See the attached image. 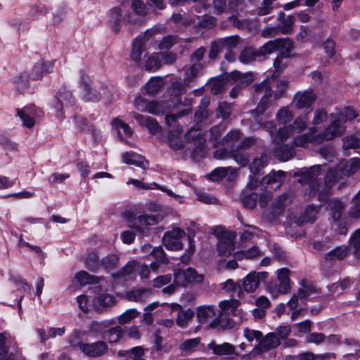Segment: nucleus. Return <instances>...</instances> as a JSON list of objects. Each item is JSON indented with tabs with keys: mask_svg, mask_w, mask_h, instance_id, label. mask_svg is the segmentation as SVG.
Segmentation results:
<instances>
[{
	"mask_svg": "<svg viewBox=\"0 0 360 360\" xmlns=\"http://www.w3.org/2000/svg\"><path fill=\"white\" fill-rule=\"evenodd\" d=\"M348 253L346 247H338L328 252L325 257L328 261H337L343 259Z\"/></svg>",
	"mask_w": 360,
	"mask_h": 360,
	"instance_id": "43",
	"label": "nucleus"
},
{
	"mask_svg": "<svg viewBox=\"0 0 360 360\" xmlns=\"http://www.w3.org/2000/svg\"><path fill=\"white\" fill-rule=\"evenodd\" d=\"M174 278L176 285L179 286H186L188 284V276L186 269H175L174 271Z\"/></svg>",
	"mask_w": 360,
	"mask_h": 360,
	"instance_id": "54",
	"label": "nucleus"
},
{
	"mask_svg": "<svg viewBox=\"0 0 360 360\" xmlns=\"http://www.w3.org/2000/svg\"><path fill=\"white\" fill-rule=\"evenodd\" d=\"M261 252L258 247L253 246L248 249L247 251H240L235 253L234 256L237 259H242L243 258L252 259L260 255Z\"/></svg>",
	"mask_w": 360,
	"mask_h": 360,
	"instance_id": "57",
	"label": "nucleus"
},
{
	"mask_svg": "<svg viewBox=\"0 0 360 360\" xmlns=\"http://www.w3.org/2000/svg\"><path fill=\"white\" fill-rule=\"evenodd\" d=\"M236 173L237 169L231 167H217L212 171L208 176L210 180L213 181H218L228 176L229 174L230 176H235Z\"/></svg>",
	"mask_w": 360,
	"mask_h": 360,
	"instance_id": "28",
	"label": "nucleus"
},
{
	"mask_svg": "<svg viewBox=\"0 0 360 360\" xmlns=\"http://www.w3.org/2000/svg\"><path fill=\"white\" fill-rule=\"evenodd\" d=\"M316 99V94L311 89L297 92L293 97V103L297 109L311 110Z\"/></svg>",
	"mask_w": 360,
	"mask_h": 360,
	"instance_id": "14",
	"label": "nucleus"
},
{
	"mask_svg": "<svg viewBox=\"0 0 360 360\" xmlns=\"http://www.w3.org/2000/svg\"><path fill=\"white\" fill-rule=\"evenodd\" d=\"M227 80L230 84L236 83V85L230 91V96L236 98L243 88L252 82V76L250 73L242 74L239 71H233L227 76Z\"/></svg>",
	"mask_w": 360,
	"mask_h": 360,
	"instance_id": "10",
	"label": "nucleus"
},
{
	"mask_svg": "<svg viewBox=\"0 0 360 360\" xmlns=\"http://www.w3.org/2000/svg\"><path fill=\"white\" fill-rule=\"evenodd\" d=\"M75 278L82 285L98 283L100 280L98 277L91 275L85 271L78 272Z\"/></svg>",
	"mask_w": 360,
	"mask_h": 360,
	"instance_id": "42",
	"label": "nucleus"
},
{
	"mask_svg": "<svg viewBox=\"0 0 360 360\" xmlns=\"http://www.w3.org/2000/svg\"><path fill=\"white\" fill-rule=\"evenodd\" d=\"M290 333V325H280L274 331L270 332L262 338L254 351L256 353H263L276 349L281 345L282 342L284 347H295L297 345V340L294 338H288Z\"/></svg>",
	"mask_w": 360,
	"mask_h": 360,
	"instance_id": "1",
	"label": "nucleus"
},
{
	"mask_svg": "<svg viewBox=\"0 0 360 360\" xmlns=\"http://www.w3.org/2000/svg\"><path fill=\"white\" fill-rule=\"evenodd\" d=\"M327 208L330 211L333 221L343 218L345 206L341 201L333 199L329 201Z\"/></svg>",
	"mask_w": 360,
	"mask_h": 360,
	"instance_id": "31",
	"label": "nucleus"
},
{
	"mask_svg": "<svg viewBox=\"0 0 360 360\" xmlns=\"http://www.w3.org/2000/svg\"><path fill=\"white\" fill-rule=\"evenodd\" d=\"M186 138L188 141H195V144L201 146L205 143V139L200 136V131L195 128H191L186 134Z\"/></svg>",
	"mask_w": 360,
	"mask_h": 360,
	"instance_id": "59",
	"label": "nucleus"
},
{
	"mask_svg": "<svg viewBox=\"0 0 360 360\" xmlns=\"http://www.w3.org/2000/svg\"><path fill=\"white\" fill-rule=\"evenodd\" d=\"M112 124L116 127L119 137L122 139L130 137L132 135V130L128 124L124 123L119 119H114Z\"/></svg>",
	"mask_w": 360,
	"mask_h": 360,
	"instance_id": "38",
	"label": "nucleus"
},
{
	"mask_svg": "<svg viewBox=\"0 0 360 360\" xmlns=\"http://www.w3.org/2000/svg\"><path fill=\"white\" fill-rule=\"evenodd\" d=\"M30 76L27 72L20 73L13 78V82L19 91L26 89L30 84Z\"/></svg>",
	"mask_w": 360,
	"mask_h": 360,
	"instance_id": "47",
	"label": "nucleus"
},
{
	"mask_svg": "<svg viewBox=\"0 0 360 360\" xmlns=\"http://www.w3.org/2000/svg\"><path fill=\"white\" fill-rule=\"evenodd\" d=\"M187 274L188 276V284H200L203 283L205 276L202 274H198L193 268H187Z\"/></svg>",
	"mask_w": 360,
	"mask_h": 360,
	"instance_id": "63",
	"label": "nucleus"
},
{
	"mask_svg": "<svg viewBox=\"0 0 360 360\" xmlns=\"http://www.w3.org/2000/svg\"><path fill=\"white\" fill-rule=\"evenodd\" d=\"M81 84L84 89V98L89 101L97 102L101 98L102 93L96 87H91L82 77Z\"/></svg>",
	"mask_w": 360,
	"mask_h": 360,
	"instance_id": "27",
	"label": "nucleus"
},
{
	"mask_svg": "<svg viewBox=\"0 0 360 360\" xmlns=\"http://www.w3.org/2000/svg\"><path fill=\"white\" fill-rule=\"evenodd\" d=\"M134 105L137 110L140 111L147 112L156 115L162 112V107L157 101L147 102L146 99L138 97L134 100Z\"/></svg>",
	"mask_w": 360,
	"mask_h": 360,
	"instance_id": "18",
	"label": "nucleus"
},
{
	"mask_svg": "<svg viewBox=\"0 0 360 360\" xmlns=\"http://www.w3.org/2000/svg\"><path fill=\"white\" fill-rule=\"evenodd\" d=\"M239 150L240 149L232 150L231 158L241 167H245L249 162L248 156L247 154L240 152Z\"/></svg>",
	"mask_w": 360,
	"mask_h": 360,
	"instance_id": "64",
	"label": "nucleus"
},
{
	"mask_svg": "<svg viewBox=\"0 0 360 360\" xmlns=\"http://www.w3.org/2000/svg\"><path fill=\"white\" fill-rule=\"evenodd\" d=\"M70 344L74 347H79L85 355L91 357L101 356L108 351V345L103 341L94 343H82L72 338L70 340Z\"/></svg>",
	"mask_w": 360,
	"mask_h": 360,
	"instance_id": "7",
	"label": "nucleus"
},
{
	"mask_svg": "<svg viewBox=\"0 0 360 360\" xmlns=\"http://www.w3.org/2000/svg\"><path fill=\"white\" fill-rule=\"evenodd\" d=\"M255 91L257 94H264L259 103L255 109L256 114H262L266 108L267 100L272 96L271 84L269 79L264 80L255 86Z\"/></svg>",
	"mask_w": 360,
	"mask_h": 360,
	"instance_id": "15",
	"label": "nucleus"
},
{
	"mask_svg": "<svg viewBox=\"0 0 360 360\" xmlns=\"http://www.w3.org/2000/svg\"><path fill=\"white\" fill-rule=\"evenodd\" d=\"M360 160H356V158H352L347 161L341 163L338 169H329L325 177V183L328 187H331L336 181L341 179L339 172L344 176H350L355 174L360 170L359 164Z\"/></svg>",
	"mask_w": 360,
	"mask_h": 360,
	"instance_id": "4",
	"label": "nucleus"
},
{
	"mask_svg": "<svg viewBox=\"0 0 360 360\" xmlns=\"http://www.w3.org/2000/svg\"><path fill=\"white\" fill-rule=\"evenodd\" d=\"M197 317L200 323H210L214 328L220 324L221 314L215 306L205 305L198 308Z\"/></svg>",
	"mask_w": 360,
	"mask_h": 360,
	"instance_id": "8",
	"label": "nucleus"
},
{
	"mask_svg": "<svg viewBox=\"0 0 360 360\" xmlns=\"http://www.w3.org/2000/svg\"><path fill=\"white\" fill-rule=\"evenodd\" d=\"M292 112L287 107L281 108L276 114L278 122L284 125L290 122L292 120Z\"/></svg>",
	"mask_w": 360,
	"mask_h": 360,
	"instance_id": "56",
	"label": "nucleus"
},
{
	"mask_svg": "<svg viewBox=\"0 0 360 360\" xmlns=\"http://www.w3.org/2000/svg\"><path fill=\"white\" fill-rule=\"evenodd\" d=\"M278 49L277 40H270L258 49L259 56L262 57L269 55Z\"/></svg>",
	"mask_w": 360,
	"mask_h": 360,
	"instance_id": "53",
	"label": "nucleus"
},
{
	"mask_svg": "<svg viewBox=\"0 0 360 360\" xmlns=\"http://www.w3.org/2000/svg\"><path fill=\"white\" fill-rule=\"evenodd\" d=\"M161 66L160 53H153L146 61L145 68L148 71H155Z\"/></svg>",
	"mask_w": 360,
	"mask_h": 360,
	"instance_id": "52",
	"label": "nucleus"
},
{
	"mask_svg": "<svg viewBox=\"0 0 360 360\" xmlns=\"http://www.w3.org/2000/svg\"><path fill=\"white\" fill-rule=\"evenodd\" d=\"M190 112L191 110L186 108L177 114H172L165 117L166 123L169 127V145L174 150H179L183 148L182 141L175 137L183 131L182 127L176 124L177 118L188 115Z\"/></svg>",
	"mask_w": 360,
	"mask_h": 360,
	"instance_id": "5",
	"label": "nucleus"
},
{
	"mask_svg": "<svg viewBox=\"0 0 360 360\" xmlns=\"http://www.w3.org/2000/svg\"><path fill=\"white\" fill-rule=\"evenodd\" d=\"M119 257L117 255L110 254L103 257L101 261V265L106 270H111L117 267Z\"/></svg>",
	"mask_w": 360,
	"mask_h": 360,
	"instance_id": "50",
	"label": "nucleus"
},
{
	"mask_svg": "<svg viewBox=\"0 0 360 360\" xmlns=\"http://www.w3.org/2000/svg\"><path fill=\"white\" fill-rule=\"evenodd\" d=\"M53 70V61H39L34 64L30 74L32 80L41 79L44 74L49 73Z\"/></svg>",
	"mask_w": 360,
	"mask_h": 360,
	"instance_id": "20",
	"label": "nucleus"
},
{
	"mask_svg": "<svg viewBox=\"0 0 360 360\" xmlns=\"http://www.w3.org/2000/svg\"><path fill=\"white\" fill-rule=\"evenodd\" d=\"M139 266V262L134 259L129 260L122 269L115 274L114 278H130L135 276L136 271Z\"/></svg>",
	"mask_w": 360,
	"mask_h": 360,
	"instance_id": "26",
	"label": "nucleus"
},
{
	"mask_svg": "<svg viewBox=\"0 0 360 360\" xmlns=\"http://www.w3.org/2000/svg\"><path fill=\"white\" fill-rule=\"evenodd\" d=\"M277 40V51H280L281 58H288L290 56V52L293 49V42L289 38H280Z\"/></svg>",
	"mask_w": 360,
	"mask_h": 360,
	"instance_id": "34",
	"label": "nucleus"
},
{
	"mask_svg": "<svg viewBox=\"0 0 360 360\" xmlns=\"http://www.w3.org/2000/svg\"><path fill=\"white\" fill-rule=\"evenodd\" d=\"M86 265L90 271H96L100 266L98 256L95 252L89 253L86 259Z\"/></svg>",
	"mask_w": 360,
	"mask_h": 360,
	"instance_id": "61",
	"label": "nucleus"
},
{
	"mask_svg": "<svg viewBox=\"0 0 360 360\" xmlns=\"http://www.w3.org/2000/svg\"><path fill=\"white\" fill-rule=\"evenodd\" d=\"M238 42L239 37L238 36H231L217 41V46L220 47L221 50L231 49L236 48Z\"/></svg>",
	"mask_w": 360,
	"mask_h": 360,
	"instance_id": "44",
	"label": "nucleus"
},
{
	"mask_svg": "<svg viewBox=\"0 0 360 360\" xmlns=\"http://www.w3.org/2000/svg\"><path fill=\"white\" fill-rule=\"evenodd\" d=\"M356 116H357V115H356V112L354 110V109H352L350 107H347V108H345L343 113L338 112L336 114H335V113L330 114V118L332 120L331 124L333 122H337V124L342 127V129H343L342 131H344L345 128L341 124V122L344 121L345 120H352L354 119L355 117H356ZM342 133L343 132H342Z\"/></svg>",
	"mask_w": 360,
	"mask_h": 360,
	"instance_id": "30",
	"label": "nucleus"
},
{
	"mask_svg": "<svg viewBox=\"0 0 360 360\" xmlns=\"http://www.w3.org/2000/svg\"><path fill=\"white\" fill-rule=\"evenodd\" d=\"M122 162L127 165H133L143 169L148 166V162L144 157L134 152H126L122 154Z\"/></svg>",
	"mask_w": 360,
	"mask_h": 360,
	"instance_id": "23",
	"label": "nucleus"
},
{
	"mask_svg": "<svg viewBox=\"0 0 360 360\" xmlns=\"http://www.w3.org/2000/svg\"><path fill=\"white\" fill-rule=\"evenodd\" d=\"M164 82L160 77H152L145 85L146 91L148 94L155 95L162 88Z\"/></svg>",
	"mask_w": 360,
	"mask_h": 360,
	"instance_id": "36",
	"label": "nucleus"
},
{
	"mask_svg": "<svg viewBox=\"0 0 360 360\" xmlns=\"http://www.w3.org/2000/svg\"><path fill=\"white\" fill-rule=\"evenodd\" d=\"M269 157L266 154H262L259 158L253 160L250 165V169L254 174L259 173L260 169L264 167L268 162Z\"/></svg>",
	"mask_w": 360,
	"mask_h": 360,
	"instance_id": "46",
	"label": "nucleus"
},
{
	"mask_svg": "<svg viewBox=\"0 0 360 360\" xmlns=\"http://www.w3.org/2000/svg\"><path fill=\"white\" fill-rule=\"evenodd\" d=\"M277 278L279 281V290L283 294L290 291V270L288 268H281L276 271Z\"/></svg>",
	"mask_w": 360,
	"mask_h": 360,
	"instance_id": "24",
	"label": "nucleus"
},
{
	"mask_svg": "<svg viewBox=\"0 0 360 360\" xmlns=\"http://www.w3.org/2000/svg\"><path fill=\"white\" fill-rule=\"evenodd\" d=\"M285 179V173L282 171L270 173L264 179V182L271 186V188L276 190L279 188Z\"/></svg>",
	"mask_w": 360,
	"mask_h": 360,
	"instance_id": "29",
	"label": "nucleus"
},
{
	"mask_svg": "<svg viewBox=\"0 0 360 360\" xmlns=\"http://www.w3.org/2000/svg\"><path fill=\"white\" fill-rule=\"evenodd\" d=\"M277 18L281 22V24L278 26L280 33L283 34H290L292 32L295 23L294 17L292 15H288L285 17V13L283 11H281L279 12Z\"/></svg>",
	"mask_w": 360,
	"mask_h": 360,
	"instance_id": "25",
	"label": "nucleus"
},
{
	"mask_svg": "<svg viewBox=\"0 0 360 360\" xmlns=\"http://www.w3.org/2000/svg\"><path fill=\"white\" fill-rule=\"evenodd\" d=\"M96 300L97 304L103 308L112 307L116 302L115 298L108 293H102L99 295Z\"/></svg>",
	"mask_w": 360,
	"mask_h": 360,
	"instance_id": "55",
	"label": "nucleus"
},
{
	"mask_svg": "<svg viewBox=\"0 0 360 360\" xmlns=\"http://www.w3.org/2000/svg\"><path fill=\"white\" fill-rule=\"evenodd\" d=\"M307 127V118L306 116L297 117L293 122L292 125L281 128L274 137V141L280 143L285 141L292 134V132L300 133Z\"/></svg>",
	"mask_w": 360,
	"mask_h": 360,
	"instance_id": "6",
	"label": "nucleus"
},
{
	"mask_svg": "<svg viewBox=\"0 0 360 360\" xmlns=\"http://www.w3.org/2000/svg\"><path fill=\"white\" fill-rule=\"evenodd\" d=\"M122 335L120 326H115L103 333L102 338L109 343H115L119 340Z\"/></svg>",
	"mask_w": 360,
	"mask_h": 360,
	"instance_id": "41",
	"label": "nucleus"
},
{
	"mask_svg": "<svg viewBox=\"0 0 360 360\" xmlns=\"http://www.w3.org/2000/svg\"><path fill=\"white\" fill-rule=\"evenodd\" d=\"M124 20L122 9L120 6L112 8L109 13V22L111 24L114 31H119V25Z\"/></svg>",
	"mask_w": 360,
	"mask_h": 360,
	"instance_id": "32",
	"label": "nucleus"
},
{
	"mask_svg": "<svg viewBox=\"0 0 360 360\" xmlns=\"http://www.w3.org/2000/svg\"><path fill=\"white\" fill-rule=\"evenodd\" d=\"M76 101L70 91L63 88L59 90L54 97L53 108L56 110V117L63 120L65 117V113H72L75 108Z\"/></svg>",
	"mask_w": 360,
	"mask_h": 360,
	"instance_id": "3",
	"label": "nucleus"
},
{
	"mask_svg": "<svg viewBox=\"0 0 360 360\" xmlns=\"http://www.w3.org/2000/svg\"><path fill=\"white\" fill-rule=\"evenodd\" d=\"M17 115L20 117L24 127L32 128L35 124V119L39 116V110L35 106H26L16 110Z\"/></svg>",
	"mask_w": 360,
	"mask_h": 360,
	"instance_id": "16",
	"label": "nucleus"
},
{
	"mask_svg": "<svg viewBox=\"0 0 360 360\" xmlns=\"http://www.w3.org/2000/svg\"><path fill=\"white\" fill-rule=\"evenodd\" d=\"M186 233L180 228H175L172 231L165 233L162 238V242L167 250H179L183 248L181 238L185 236Z\"/></svg>",
	"mask_w": 360,
	"mask_h": 360,
	"instance_id": "13",
	"label": "nucleus"
},
{
	"mask_svg": "<svg viewBox=\"0 0 360 360\" xmlns=\"http://www.w3.org/2000/svg\"><path fill=\"white\" fill-rule=\"evenodd\" d=\"M201 70L202 65L199 63L193 64L186 68L184 78V83L185 86H188L198 76Z\"/></svg>",
	"mask_w": 360,
	"mask_h": 360,
	"instance_id": "37",
	"label": "nucleus"
},
{
	"mask_svg": "<svg viewBox=\"0 0 360 360\" xmlns=\"http://www.w3.org/2000/svg\"><path fill=\"white\" fill-rule=\"evenodd\" d=\"M195 193L197 200L205 204H215L217 202V200L214 197L210 195L202 189L195 190Z\"/></svg>",
	"mask_w": 360,
	"mask_h": 360,
	"instance_id": "60",
	"label": "nucleus"
},
{
	"mask_svg": "<svg viewBox=\"0 0 360 360\" xmlns=\"http://www.w3.org/2000/svg\"><path fill=\"white\" fill-rule=\"evenodd\" d=\"M155 33V30H148L143 34L138 36L133 42L131 57L133 60L140 62L146 46Z\"/></svg>",
	"mask_w": 360,
	"mask_h": 360,
	"instance_id": "11",
	"label": "nucleus"
},
{
	"mask_svg": "<svg viewBox=\"0 0 360 360\" xmlns=\"http://www.w3.org/2000/svg\"><path fill=\"white\" fill-rule=\"evenodd\" d=\"M194 316L193 310L188 309L186 310H180L176 317V324L180 327H185Z\"/></svg>",
	"mask_w": 360,
	"mask_h": 360,
	"instance_id": "48",
	"label": "nucleus"
},
{
	"mask_svg": "<svg viewBox=\"0 0 360 360\" xmlns=\"http://www.w3.org/2000/svg\"><path fill=\"white\" fill-rule=\"evenodd\" d=\"M287 198L286 194L278 196L271 205V210L274 214H279L282 212L285 207V202Z\"/></svg>",
	"mask_w": 360,
	"mask_h": 360,
	"instance_id": "58",
	"label": "nucleus"
},
{
	"mask_svg": "<svg viewBox=\"0 0 360 360\" xmlns=\"http://www.w3.org/2000/svg\"><path fill=\"white\" fill-rule=\"evenodd\" d=\"M294 155V150L291 146L283 145L274 150V155L281 161L290 160Z\"/></svg>",
	"mask_w": 360,
	"mask_h": 360,
	"instance_id": "40",
	"label": "nucleus"
},
{
	"mask_svg": "<svg viewBox=\"0 0 360 360\" xmlns=\"http://www.w3.org/2000/svg\"><path fill=\"white\" fill-rule=\"evenodd\" d=\"M321 173V165H315L309 169H304L300 172V179L299 181L301 184H309V188L315 190L319 186L320 176Z\"/></svg>",
	"mask_w": 360,
	"mask_h": 360,
	"instance_id": "12",
	"label": "nucleus"
},
{
	"mask_svg": "<svg viewBox=\"0 0 360 360\" xmlns=\"http://www.w3.org/2000/svg\"><path fill=\"white\" fill-rule=\"evenodd\" d=\"M160 220L158 215L142 214L135 218L129 226L136 230L142 236H146L150 233V226L158 224Z\"/></svg>",
	"mask_w": 360,
	"mask_h": 360,
	"instance_id": "9",
	"label": "nucleus"
},
{
	"mask_svg": "<svg viewBox=\"0 0 360 360\" xmlns=\"http://www.w3.org/2000/svg\"><path fill=\"white\" fill-rule=\"evenodd\" d=\"M342 127L338 124L337 122H333L320 134H316V128L311 127L307 134L295 138L293 144L297 147H305L309 143L320 144L323 141L332 140L335 136H340L342 134Z\"/></svg>",
	"mask_w": 360,
	"mask_h": 360,
	"instance_id": "2",
	"label": "nucleus"
},
{
	"mask_svg": "<svg viewBox=\"0 0 360 360\" xmlns=\"http://www.w3.org/2000/svg\"><path fill=\"white\" fill-rule=\"evenodd\" d=\"M240 139V131L237 129L230 131L222 139V144L226 146L233 145Z\"/></svg>",
	"mask_w": 360,
	"mask_h": 360,
	"instance_id": "62",
	"label": "nucleus"
},
{
	"mask_svg": "<svg viewBox=\"0 0 360 360\" xmlns=\"http://www.w3.org/2000/svg\"><path fill=\"white\" fill-rule=\"evenodd\" d=\"M318 214L317 207L314 205H309L306 207L304 213L300 217L302 223L314 222Z\"/></svg>",
	"mask_w": 360,
	"mask_h": 360,
	"instance_id": "51",
	"label": "nucleus"
},
{
	"mask_svg": "<svg viewBox=\"0 0 360 360\" xmlns=\"http://www.w3.org/2000/svg\"><path fill=\"white\" fill-rule=\"evenodd\" d=\"M235 245L233 238L229 233H223L219 237L217 250L220 255L229 256L234 250Z\"/></svg>",
	"mask_w": 360,
	"mask_h": 360,
	"instance_id": "19",
	"label": "nucleus"
},
{
	"mask_svg": "<svg viewBox=\"0 0 360 360\" xmlns=\"http://www.w3.org/2000/svg\"><path fill=\"white\" fill-rule=\"evenodd\" d=\"M342 148L344 150L360 148V137L351 135L343 138Z\"/></svg>",
	"mask_w": 360,
	"mask_h": 360,
	"instance_id": "49",
	"label": "nucleus"
},
{
	"mask_svg": "<svg viewBox=\"0 0 360 360\" xmlns=\"http://www.w3.org/2000/svg\"><path fill=\"white\" fill-rule=\"evenodd\" d=\"M238 305L239 302L236 300L221 301L219 303L220 309H219L221 314V319H223V316L234 314Z\"/></svg>",
	"mask_w": 360,
	"mask_h": 360,
	"instance_id": "33",
	"label": "nucleus"
},
{
	"mask_svg": "<svg viewBox=\"0 0 360 360\" xmlns=\"http://www.w3.org/2000/svg\"><path fill=\"white\" fill-rule=\"evenodd\" d=\"M74 123L76 127V128L80 131H91L93 136H96V137L100 136V131L94 129L93 127L89 126L86 120L83 118L78 116H74L73 117Z\"/></svg>",
	"mask_w": 360,
	"mask_h": 360,
	"instance_id": "39",
	"label": "nucleus"
},
{
	"mask_svg": "<svg viewBox=\"0 0 360 360\" xmlns=\"http://www.w3.org/2000/svg\"><path fill=\"white\" fill-rule=\"evenodd\" d=\"M257 57H259L258 49L248 47L241 51L239 60L243 64H249L253 62Z\"/></svg>",
	"mask_w": 360,
	"mask_h": 360,
	"instance_id": "35",
	"label": "nucleus"
},
{
	"mask_svg": "<svg viewBox=\"0 0 360 360\" xmlns=\"http://www.w3.org/2000/svg\"><path fill=\"white\" fill-rule=\"evenodd\" d=\"M266 272H251L243 280V289L248 292H254L259 286L261 281L267 278Z\"/></svg>",
	"mask_w": 360,
	"mask_h": 360,
	"instance_id": "17",
	"label": "nucleus"
},
{
	"mask_svg": "<svg viewBox=\"0 0 360 360\" xmlns=\"http://www.w3.org/2000/svg\"><path fill=\"white\" fill-rule=\"evenodd\" d=\"M144 349L141 347H134L128 350H122L118 352L120 356L129 355L132 360H145L143 358Z\"/></svg>",
	"mask_w": 360,
	"mask_h": 360,
	"instance_id": "45",
	"label": "nucleus"
},
{
	"mask_svg": "<svg viewBox=\"0 0 360 360\" xmlns=\"http://www.w3.org/2000/svg\"><path fill=\"white\" fill-rule=\"evenodd\" d=\"M207 347L214 354L219 356L232 355L236 352L235 346L229 342L217 344L214 341H212L207 345Z\"/></svg>",
	"mask_w": 360,
	"mask_h": 360,
	"instance_id": "21",
	"label": "nucleus"
},
{
	"mask_svg": "<svg viewBox=\"0 0 360 360\" xmlns=\"http://www.w3.org/2000/svg\"><path fill=\"white\" fill-rule=\"evenodd\" d=\"M134 118L141 126L146 127L151 134H157L160 130V127L156 120L151 117L136 114L134 115Z\"/></svg>",
	"mask_w": 360,
	"mask_h": 360,
	"instance_id": "22",
	"label": "nucleus"
}]
</instances>
